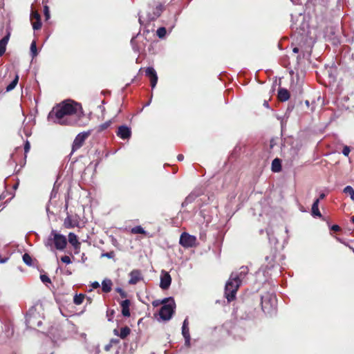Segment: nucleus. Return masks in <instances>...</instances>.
Segmentation results:
<instances>
[{
    "instance_id": "obj_1",
    "label": "nucleus",
    "mask_w": 354,
    "mask_h": 354,
    "mask_svg": "<svg viewBox=\"0 0 354 354\" xmlns=\"http://www.w3.org/2000/svg\"><path fill=\"white\" fill-rule=\"evenodd\" d=\"M85 113L82 106L73 100H65L56 105L48 115V120L62 126L84 125L82 119Z\"/></svg>"
},
{
    "instance_id": "obj_2",
    "label": "nucleus",
    "mask_w": 354,
    "mask_h": 354,
    "mask_svg": "<svg viewBox=\"0 0 354 354\" xmlns=\"http://www.w3.org/2000/svg\"><path fill=\"white\" fill-rule=\"evenodd\" d=\"M238 277L230 275L225 287V295L227 301L230 302L235 299L236 292L240 287V281H236Z\"/></svg>"
},
{
    "instance_id": "obj_3",
    "label": "nucleus",
    "mask_w": 354,
    "mask_h": 354,
    "mask_svg": "<svg viewBox=\"0 0 354 354\" xmlns=\"http://www.w3.org/2000/svg\"><path fill=\"white\" fill-rule=\"evenodd\" d=\"M164 6L160 0H152L149 4L147 18L149 21L158 19L163 11Z\"/></svg>"
},
{
    "instance_id": "obj_4",
    "label": "nucleus",
    "mask_w": 354,
    "mask_h": 354,
    "mask_svg": "<svg viewBox=\"0 0 354 354\" xmlns=\"http://www.w3.org/2000/svg\"><path fill=\"white\" fill-rule=\"evenodd\" d=\"M175 308H176V304H175L174 300L172 297H171L169 302L165 303L160 308V312H159L160 318L165 321L169 320L171 318V317L174 313Z\"/></svg>"
},
{
    "instance_id": "obj_5",
    "label": "nucleus",
    "mask_w": 354,
    "mask_h": 354,
    "mask_svg": "<svg viewBox=\"0 0 354 354\" xmlns=\"http://www.w3.org/2000/svg\"><path fill=\"white\" fill-rule=\"evenodd\" d=\"M51 236H53V243L57 250H63L66 248L67 239L65 236L57 233L55 230H52Z\"/></svg>"
},
{
    "instance_id": "obj_6",
    "label": "nucleus",
    "mask_w": 354,
    "mask_h": 354,
    "mask_svg": "<svg viewBox=\"0 0 354 354\" xmlns=\"http://www.w3.org/2000/svg\"><path fill=\"white\" fill-rule=\"evenodd\" d=\"M91 133V131H88L81 132L76 136L72 145V153L83 146L85 140L90 136Z\"/></svg>"
},
{
    "instance_id": "obj_7",
    "label": "nucleus",
    "mask_w": 354,
    "mask_h": 354,
    "mask_svg": "<svg viewBox=\"0 0 354 354\" xmlns=\"http://www.w3.org/2000/svg\"><path fill=\"white\" fill-rule=\"evenodd\" d=\"M179 243L184 248H192L196 245V238L187 232H183L180 235Z\"/></svg>"
},
{
    "instance_id": "obj_8",
    "label": "nucleus",
    "mask_w": 354,
    "mask_h": 354,
    "mask_svg": "<svg viewBox=\"0 0 354 354\" xmlns=\"http://www.w3.org/2000/svg\"><path fill=\"white\" fill-rule=\"evenodd\" d=\"M26 322L28 327L35 328L41 325V321L39 319V316L35 314H28L26 318Z\"/></svg>"
},
{
    "instance_id": "obj_9",
    "label": "nucleus",
    "mask_w": 354,
    "mask_h": 354,
    "mask_svg": "<svg viewBox=\"0 0 354 354\" xmlns=\"http://www.w3.org/2000/svg\"><path fill=\"white\" fill-rule=\"evenodd\" d=\"M145 75L149 78L150 84L152 88H154L158 82V75L153 67H147L145 70Z\"/></svg>"
},
{
    "instance_id": "obj_10",
    "label": "nucleus",
    "mask_w": 354,
    "mask_h": 354,
    "mask_svg": "<svg viewBox=\"0 0 354 354\" xmlns=\"http://www.w3.org/2000/svg\"><path fill=\"white\" fill-rule=\"evenodd\" d=\"M129 284L130 285H136L139 281L143 279V277L142 276L141 271L138 269L133 270L129 274Z\"/></svg>"
},
{
    "instance_id": "obj_11",
    "label": "nucleus",
    "mask_w": 354,
    "mask_h": 354,
    "mask_svg": "<svg viewBox=\"0 0 354 354\" xmlns=\"http://www.w3.org/2000/svg\"><path fill=\"white\" fill-rule=\"evenodd\" d=\"M116 135L122 140L129 139L131 136V130L127 126L122 125L118 127Z\"/></svg>"
},
{
    "instance_id": "obj_12",
    "label": "nucleus",
    "mask_w": 354,
    "mask_h": 354,
    "mask_svg": "<svg viewBox=\"0 0 354 354\" xmlns=\"http://www.w3.org/2000/svg\"><path fill=\"white\" fill-rule=\"evenodd\" d=\"M171 283V277L170 274L167 272H162L160 277V287L162 290H167Z\"/></svg>"
},
{
    "instance_id": "obj_13",
    "label": "nucleus",
    "mask_w": 354,
    "mask_h": 354,
    "mask_svg": "<svg viewBox=\"0 0 354 354\" xmlns=\"http://www.w3.org/2000/svg\"><path fill=\"white\" fill-rule=\"evenodd\" d=\"M30 21L34 30H39L41 28V17L37 11H32Z\"/></svg>"
},
{
    "instance_id": "obj_14",
    "label": "nucleus",
    "mask_w": 354,
    "mask_h": 354,
    "mask_svg": "<svg viewBox=\"0 0 354 354\" xmlns=\"http://www.w3.org/2000/svg\"><path fill=\"white\" fill-rule=\"evenodd\" d=\"M79 223L80 222L77 218H73L70 216H68L64 221V226L67 229L78 227Z\"/></svg>"
},
{
    "instance_id": "obj_15",
    "label": "nucleus",
    "mask_w": 354,
    "mask_h": 354,
    "mask_svg": "<svg viewBox=\"0 0 354 354\" xmlns=\"http://www.w3.org/2000/svg\"><path fill=\"white\" fill-rule=\"evenodd\" d=\"M120 306L122 308V315L124 317H129L131 315L129 306L131 305V301L129 299H125L120 302Z\"/></svg>"
},
{
    "instance_id": "obj_16",
    "label": "nucleus",
    "mask_w": 354,
    "mask_h": 354,
    "mask_svg": "<svg viewBox=\"0 0 354 354\" xmlns=\"http://www.w3.org/2000/svg\"><path fill=\"white\" fill-rule=\"evenodd\" d=\"M248 272V269L247 267H241L239 272H232L231 275H236L237 279H236V281H240V285H241L242 280L245 278L246 274Z\"/></svg>"
},
{
    "instance_id": "obj_17",
    "label": "nucleus",
    "mask_w": 354,
    "mask_h": 354,
    "mask_svg": "<svg viewBox=\"0 0 354 354\" xmlns=\"http://www.w3.org/2000/svg\"><path fill=\"white\" fill-rule=\"evenodd\" d=\"M182 334L185 339L186 344H189L190 341V335L188 327V320L185 319L182 326Z\"/></svg>"
},
{
    "instance_id": "obj_18",
    "label": "nucleus",
    "mask_w": 354,
    "mask_h": 354,
    "mask_svg": "<svg viewBox=\"0 0 354 354\" xmlns=\"http://www.w3.org/2000/svg\"><path fill=\"white\" fill-rule=\"evenodd\" d=\"M10 32H8V34L0 40V57L2 56L6 52V46L10 39Z\"/></svg>"
},
{
    "instance_id": "obj_19",
    "label": "nucleus",
    "mask_w": 354,
    "mask_h": 354,
    "mask_svg": "<svg viewBox=\"0 0 354 354\" xmlns=\"http://www.w3.org/2000/svg\"><path fill=\"white\" fill-rule=\"evenodd\" d=\"M290 98V93L286 88H281L278 91V99L281 102H286Z\"/></svg>"
},
{
    "instance_id": "obj_20",
    "label": "nucleus",
    "mask_w": 354,
    "mask_h": 354,
    "mask_svg": "<svg viewBox=\"0 0 354 354\" xmlns=\"http://www.w3.org/2000/svg\"><path fill=\"white\" fill-rule=\"evenodd\" d=\"M113 282L109 279H105L102 282V290L104 292H110L112 290Z\"/></svg>"
},
{
    "instance_id": "obj_21",
    "label": "nucleus",
    "mask_w": 354,
    "mask_h": 354,
    "mask_svg": "<svg viewBox=\"0 0 354 354\" xmlns=\"http://www.w3.org/2000/svg\"><path fill=\"white\" fill-rule=\"evenodd\" d=\"M271 169L273 172H279L281 171V160L276 158L272 162Z\"/></svg>"
},
{
    "instance_id": "obj_22",
    "label": "nucleus",
    "mask_w": 354,
    "mask_h": 354,
    "mask_svg": "<svg viewBox=\"0 0 354 354\" xmlns=\"http://www.w3.org/2000/svg\"><path fill=\"white\" fill-rule=\"evenodd\" d=\"M319 199H316L313 205H312V215L313 216H318L319 218H321L322 216V214L319 209Z\"/></svg>"
},
{
    "instance_id": "obj_23",
    "label": "nucleus",
    "mask_w": 354,
    "mask_h": 354,
    "mask_svg": "<svg viewBox=\"0 0 354 354\" xmlns=\"http://www.w3.org/2000/svg\"><path fill=\"white\" fill-rule=\"evenodd\" d=\"M68 242L71 244L72 246L80 244L81 243L78 241L77 236L73 232H70L68 234Z\"/></svg>"
},
{
    "instance_id": "obj_24",
    "label": "nucleus",
    "mask_w": 354,
    "mask_h": 354,
    "mask_svg": "<svg viewBox=\"0 0 354 354\" xmlns=\"http://www.w3.org/2000/svg\"><path fill=\"white\" fill-rule=\"evenodd\" d=\"M131 333V329L128 326L121 328L119 337L124 339Z\"/></svg>"
},
{
    "instance_id": "obj_25",
    "label": "nucleus",
    "mask_w": 354,
    "mask_h": 354,
    "mask_svg": "<svg viewBox=\"0 0 354 354\" xmlns=\"http://www.w3.org/2000/svg\"><path fill=\"white\" fill-rule=\"evenodd\" d=\"M19 81V76L17 75L15 79L7 86L6 91L9 92L14 89L17 86Z\"/></svg>"
},
{
    "instance_id": "obj_26",
    "label": "nucleus",
    "mask_w": 354,
    "mask_h": 354,
    "mask_svg": "<svg viewBox=\"0 0 354 354\" xmlns=\"http://www.w3.org/2000/svg\"><path fill=\"white\" fill-rule=\"evenodd\" d=\"M85 295L84 294L75 295L73 298V302L76 305H80L83 303Z\"/></svg>"
},
{
    "instance_id": "obj_27",
    "label": "nucleus",
    "mask_w": 354,
    "mask_h": 354,
    "mask_svg": "<svg viewBox=\"0 0 354 354\" xmlns=\"http://www.w3.org/2000/svg\"><path fill=\"white\" fill-rule=\"evenodd\" d=\"M261 299V304L262 310L263 311H265L266 310L268 309L270 299H268V295H266V296H262Z\"/></svg>"
},
{
    "instance_id": "obj_28",
    "label": "nucleus",
    "mask_w": 354,
    "mask_h": 354,
    "mask_svg": "<svg viewBox=\"0 0 354 354\" xmlns=\"http://www.w3.org/2000/svg\"><path fill=\"white\" fill-rule=\"evenodd\" d=\"M111 123H112L111 120H108V121L101 124L97 128V132H102V131L106 130L111 126Z\"/></svg>"
},
{
    "instance_id": "obj_29",
    "label": "nucleus",
    "mask_w": 354,
    "mask_h": 354,
    "mask_svg": "<svg viewBox=\"0 0 354 354\" xmlns=\"http://www.w3.org/2000/svg\"><path fill=\"white\" fill-rule=\"evenodd\" d=\"M131 233L133 234H146V231L140 225L136 226L131 230Z\"/></svg>"
},
{
    "instance_id": "obj_30",
    "label": "nucleus",
    "mask_w": 354,
    "mask_h": 354,
    "mask_svg": "<svg viewBox=\"0 0 354 354\" xmlns=\"http://www.w3.org/2000/svg\"><path fill=\"white\" fill-rule=\"evenodd\" d=\"M343 192L345 194H348L351 196V198L353 201H354V189L351 186H349V185L346 186V187H344Z\"/></svg>"
},
{
    "instance_id": "obj_31",
    "label": "nucleus",
    "mask_w": 354,
    "mask_h": 354,
    "mask_svg": "<svg viewBox=\"0 0 354 354\" xmlns=\"http://www.w3.org/2000/svg\"><path fill=\"white\" fill-rule=\"evenodd\" d=\"M23 261L27 265V266H32V257L28 254V253H25L24 255H23Z\"/></svg>"
},
{
    "instance_id": "obj_32",
    "label": "nucleus",
    "mask_w": 354,
    "mask_h": 354,
    "mask_svg": "<svg viewBox=\"0 0 354 354\" xmlns=\"http://www.w3.org/2000/svg\"><path fill=\"white\" fill-rule=\"evenodd\" d=\"M30 52L32 53V57H35L37 55V49L35 41H32L30 44Z\"/></svg>"
},
{
    "instance_id": "obj_33",
    "label": "nucleus",
    "mask_w": 354,
    "mask_h": 354,
    "mask_svg": "<svg viewBox=\"0 0 354 354\" xmlns=\"http://www.w3.org/2000/svg\"><path fill=\"white\" fill-rule=\"evenodd\" d=\"M166 33H167V30L165 27H160L156 31V34H157L158 37L160 39L165 37Z\"/></svg>"
},
{
    "instance_id": "obj_34",
    "label": "nucleus",
    "mask_w": 354,
    "mask_h": 354,
    "mask_svg": "<svg viewBox=\"0 0 354 354\" xmlns=\"http://www.w3.org/2000/svg\"><path fill=\"white\" fill-rule=\"evenodd\" d=\"M171 297H168V298H165L164 299H162V301H160V300H155L152 302V305L154 306V307H157L160 304H165V303H167L169 302V301L170 300Z\"/></svg>"
},
{
    "instance_id": "obj_35",
    "label": "nucleus",
    "mask_w": 354,
    "mask_h": 354,
    "mask_svg": "<svg viewBox=\"0 0 354 354\" xmlns=\"http://www.w3.org/2000/svg\"><path fill=\"white\" fill-rule=\"evenodd\" d=\"M115 256V252L113 250L109 252H104L102 253L100 256L101 258L106 257L109 259H113Z\"/></svg>"
},
{
    "instance_id": "obj_36",
    "label": "nucleus",
    "mask_w": 354,
    "mask_h": 354,
    "mask_svg": "<svg viewBox=\"0 0 354 354\" xmlns=\"http://www.w3.org/2000/svg\"><path fill=\"white\" fill-rule=\"evenodd\" d=\"M114 314H115L114 310H108L106 311V317H108V321H109V322L113 321Z\"/></svg>"
},
{
    "instance_id": "obj_37",
    "label": "nucleus",
    "mask_w": 354,
    "mask_h": 354,
    "mask_svg": "<svg viewBox=\"0 0 354 354\" xmlns=\"http://www.w3.org/2000/svg\"><path fill=\"white\" fill-rule=\"evenodd\" d=\"M44 14L46 20H48L50 19V10H49V8L48 6H44Z\"/></svg>"
},
{
    "instance_id": "obj_38",
    "label": "nucleus",
    "mask_w": 354,
    "mask_h": 354,
    "mask_svg": "<svg viewBox=\"0 0 354 354\" xmlns=\"http://www.w3.org/2000/svg\"><path fill=\"white\" fill-rule=\"evenodd\" d=\"M116 292H118L122 298H126L127 297V292L121 288H117Z\"/></svg>"
},
{
    "instance_id": "obj_39",
    "label": "nucleus",
    "mask_w": 354,
    "mask_h": 354,
    "mask_svg": "<svg viewBox=\"0 0 354 354\" xmlns=\"http://www.w3.org/2000/svg\"><path fill=\"white\" fill-rule=\"evenodd\" d=\"M40 279L43 283H51L50 279L46 274H41Z\"/></svg>"
},
{
    "instance_id": "obj_40",
    "label": "nucleus",
    "mask_w": 354,
    "mask_h": 354,
    "mask_svg": "<svg viewBox=\"0 0 354 354\" xmlns=\"http://www.w3.org/2000/svg\"><path fill=\"white\" fill-rule=\"evenodd\" d=\"M61 261L64 263H66V264H69L71 263V258L68 257V256H63L61 257Z\"/></svg>"
},
{
    "instance_id": "obj_41",
    "label": "nucleus",
    "mask_w": 354,
    "mask_h": 354,
    "mask_svg": "<svg viewBox=\"0 0 354 354\" xmlns=\"http://www.w3.org/2000/svg\"><path fill=\"white\" fill-rule=\"evenodd\" d=\"M30 145L28 141H26L24 145V153H25V157H26V153L30 151Z\"/></svg>"
},
{
    "instance_id": "obj_42",
    "label": "nucleus",
    "mask_w": 354,
    "mask_h": 354,
    "mask_svg": "<svg viewBox=\"0 0 354 354\" xmlns=\"http://www.w3.org/2000/svg\"><path fill=\"white\" fill-rule=\"evenodd\" d=\"M351 151V149H350V147H348V146H344L343 149H342V153L345 156H348L349 155V153Z\"/></svg>"
},
{
    "instance_id": "obj_43",
    "label": "nucleus",
    "mask_w": 354,
    "mask_h": 354,
    "mask_svg": "<svg viewBox=\"0 0 354 354\" xmlns=\"http://www.w3.org/2000/svg\"><path fill=\"white\" fill-rule=\"evenodd\" d=\"M53 244H54V243H53V236H51V235H50V236L48 238V239H47V241H46V242L45 245H46V246H52V245H53Z\"/></svg>"
},
{
    "instance_id": "obj_44",
    "label": "nucleus",
    "mask_w": 354,
    "mask_h": 354,
    "mask_svg": "<svg viewBox=\"0 0 354 354\" xmlns=\"http://www.w3.org/2000/svg\"><path fill=\"white\" fill-rule=\"evenodd\" d=\"M277 145V142H276V140L274 139V138H272L270 140V149H272L273 147Z\"/></svg>"
},
{
    "instance_id": "obj_45",
    "label": "nucleus",
    "mask_w": 354,
    "mask_h": 354,
    "mask_svg": "<svg viewBox=\"0 0 354 354\" xmlns=\"http://www.w3.org/2000/svg\"><path fill=\"white\" fill-rule=\"evenodd\" d=\"M75 250V254H78L80 251L81 243L73 246Z\"/></svg>"
},
{
    "instance_id": "obj_46",
    "label": "nucleus",
    "mask_w": 354,
    "mask_h": 354,
    "mask_svg": "<svg viewBox=\"0 0 354 354\" xmlns=\"http://www.w3.org/2000/svg\"><path fill=\"white\" fill-rule=\"evenodd\" d=\"M331 230L334 231V232H339L341 230V228L339 225H333L332 227H331Z\"/></svg>"
},
{
    "instance_id": "obj_47",
    "label": "nucleus",
    "mask_w": 354,
    "mask_h": 354,
    "mask_svg": "<svg viewBox=\"0 0 354 354\" xmlns=\"http://www.w3.org/2000/svg\"><path fill=\"white\" fill-rule=\"evenodd\" d=\"M91 286L93 288L96 289L100 287V283L97 281H94L92 283Z\"/></svg>"
},
{
    "instance_id": "obj_48",
    "label": "nucleus",
    "mask_w": 354,
    "mask_h": 354,
    "mask_svg": "<svg viewBox=\"0 0 354 354\" xmlns=\"http://www.w3.org/2000/svg\"><path fill=\"white\" fill-rule=\"evenodd\" d=\"M177 159L179 161H182L184 159V156L183 154H178L177 156Z\"/></svg>"
},
{
    "instance_id": "obj_49",
    "label": "nucleus",
    "mask_w": 354,
    "mask_h": 354,
    "mask_svg": "<svg viewBox=\"0 0 354 354\" xmlns=\"http://www.w3.org/2000/svg\"><path fill=\"white\" fill-rule=\"evenodd\" d=\"M292 51L295 53H298L299 52V48L295 46L292 48Z\"/></svg>"
},
{
    "instance_id": "obj_50",
    "label": "nucleus",
    "mask_w": 354,
    "mask_h": 354,
    "mask_svg": "<svg viewBox=\"0 0 354 354\" xmlns=\"http://www.w3.org/2000/svg\"><path fill=\"white\" fill-rule=\"evenodd\" d=\"M326 197V194L324 193H322L320 195H319V197L318 199L319 200H322L324 199V198Z\"/></svg>"
},
{
    "instance_id": "obj_51",
    "label": "nucleus",
    "mask_w": 354,
    "mask_h": 354,
    "mask_svg": "<svg viewBox=\"0 0 354 354\" xmlns=\"http://www.w3.org/2000/svg\"><path fill=\"white\" fill-rule=\"evenodd\" d=\"M113 333L115 335H118L119 336V334L120 333L118 332V330L117 329H114L113 330Z\"/></svg>"
},
{
    "instance_id": "obj_52",
    "label": "nucleus",
    "mask_w": 354,
    "mask_h": 354,
    "mask_svg": "<svg viewBox=\"0 0 354 354\" xmlns=\"http://www.w3.org/2000/svg\"><path fill=\"white\" fill-rule=\"evenodd\" d=\"M263 105L266 106V107H268L269 106V104H268V102L265 100L264 101V103H263Z\"/></svg>"
},
{
    "instance_id": "obj_53",
    "label": "nucleus",
    "mask_w": 354,
    "mask_h": 354,
    "mask_svg": "<svg viewBox=\"0 0 354 354\" xmlns=\"http://www.w3.org/2000/svg\"><path fill=\"white\" fill-rule=\"evenodd\" d=\"M110 346H111V345H106V346H105V350H106V351H109V348H110Z\"/></svg>"
},
{
    "instance_id": "obj_54",
    "label": "nucleus",
    "mask_w": 354,
    "mask_h": 354,
    "mask_svg": "<svg viewBox=\"0 0 354 354\" xmlns=\"http://www.w3.org/2000/svg\"><path fill=\"white\" fill-rule=\"evenodd\" d=\"M351 221L354 224V216L351 218Z\"/></svg>"
},
{
    "instance_id": "obj_55",
    "label": "nucleus",
    "mask_w": 354,
    "mask_h": 354,
    "mask_svg": "<svg viewBox=\"0 0 354 354\" xmlns=\"http://www.w3.org/2000/svg\"><path fill=\"white\" fill-rule=\"evenodd\" d=\"M111 342L118 343V340H113V339H112V340H111Z\"/></svg>"
},
{
    "instance_id": "obj_56",
    "label": "nucleus",
    "mask_w": 354,
    "mask_h": 354,
    "mask_svg": "<svg viewBox=\"0 0 354 354\" xmlns=\"http://www.w3.org/2000/svg\"><path fill=\"white\" fill-rule=\"evenodd\" d=\"M87 299H88V301L90 303L91 302V298H88Z\"/></svg>"
}]
</instances>
